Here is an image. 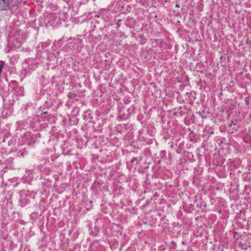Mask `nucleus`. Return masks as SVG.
<instances>
[{
    "instance_id": "nucleus-5",
    "label": "nucleus",
    "mask_w": 251,
    "mask_h": 251,
    "mask_svg": "<svg viewBox=\"0 0 251 251\" xmlns=\"http://www.w3.org/2000/svg\"><path fill=\"white\" fill-rule=\"evenodd\" d=\"M176 7H178V8H179V4H176Z\"/></svg>"
},
{
    "instance_id": "nucleus-1",
    "label": "nucleus",
    "mask_w": 251,
    "mask_h": 251,
    "mask_svg": "<svg viewBox=\"0 0 251 251\" xmlns=\"http://www.w3.org/2000/svg\"><path fill=\"white\" fill-rule=\"evenodd\" d=\"M22 0H0V10H5L7 8L11 3L15 6L19 4Z\"/></svg>"
},
{
    "instance_id": "nucleus-2",
    "label": "nucleus",
    "mask_w": 251,
    "mask_h": 251,
    "mask_svg": "<svg viewBox=\"0 0 251 251\" xmlns=\"http://www.w3.org/2000/svg\"><path fill=\"white\" fill-rule=\"evenodd\" d=\"M68 96L70 99H73L75 97L76 95L74 93H70L68 95Z\"/></svg>"
},
{
    "instance_id": "nucleus-4",
    "label": "nucleus",
    "mask_w": 251,
    "mask_h": 251,
    "mask_svg": "<svg viewBox=\"0 0 251 251\" xmlns=\"http://www.w3.org/2000/svg\"><path fill=\"white\" fill-rule=\"evenodd\" d=\"M135 160H136V158L134 157V158H133L132 159V160H131V163H133L134 161H135Z\"/></svg>"
},
{
    "instance_id": "nucleus-3",
    "label": "nucleus",
    "mask_w": 251,
    "mask_h": 251,
    "mask_svg": "<svg viewBox=\"0 0 251 251\" xmlns=\"http://www.w3.org/2000/svg\"><path fill=\"white\" fill-rule=\"evenodd\" d=\"M237 124V121L235 120V121H232L230 124V126H231L232 125H236Z\"/></svg>"
}]
</instances>
